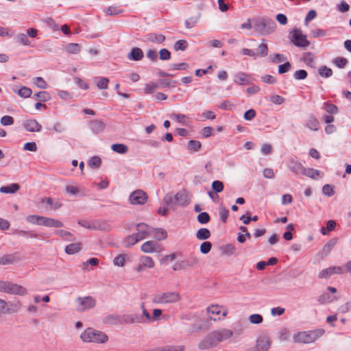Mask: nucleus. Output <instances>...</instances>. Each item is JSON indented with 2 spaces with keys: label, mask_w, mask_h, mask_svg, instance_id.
Here are the masks:
<instances>
[{
  "label": "nucleus",
  "mask_w": 351,
  "mask_h": 351,
  "mask_svg": "<svg viewBox=\"0 0 351 351\" xmlns=\"http://www.w3.org/2000/svg\"><path fill=\"white\" fill-rule=\"evenodd\" d=\"M232 336L233 331L226 328L213 330L200 341L198 348L202 350L213 348L219 343L231 339Z\"/></svg>",
  "instance_id": "obj_1"
},
{
  "label": "nucleus",
  "mask_w": 351,
  "mask_h": 351,
  "mask_svg": "<svg viewBox=\"0 0 351 351\" xmlns=\"http://www.w3.org/2000/svg\"><path fill=\"white\" fill-rule=\"evenodd\" d=\"M324 334V330L323 329L301 331L293 335V340L295 343L309 344L316 341Z\"/></svg>",
  "instance_id": "obj_2"
},
{
  "label": "nucleus",
  "mask_w": 351,
  "mask_h": 351,
  "mask_svg": "<svg viewBox=\"0 0 351 351\" xmlns=\"http://www.w3.org/2000/svg\"><path fill=\"white\" fill-rule=\"evenodd\" d=\"M253 27L258 34L265 36L273 33L276 24L271 19L262 17L254 20Z\"/></svg>",
  "instance_id": "obj_3"
},
{
  "label": "nucleus",
  "mask_w": 351,
  "mask_h": 351,
  "mask_svg": "<svg viewBox=\"0 0 351 351\" xmlns=\"http://www.w3.org/2000/svg\"><path fill=\"white\" fill-rule=\"evenodd\" d=\"M180 299V295L178 292H165L155 295L152 302L156 304H168L178 302Z\"/></svg>",
  "instance_id": "obj_4"
},
{
  "label": "nucleus",
  "mask_w": 351,
  "mask_h": 351,
  "mask_svg": "<svg viewBox=\"0 0 351 351\" xmlns=\"http://www.w3.org/2000/svg\"><path fill=\"white\" fill-rule=\"evenodd\" d=\"M0 292L24 295L27 293V289L12 282L0 280Z\"/></svg>",
  "instance_id": "obj_5"
},
{
  "label": "nucleus",
  "mask_w": 351,
  "mask_h": 351,
  "mask_svg": "<svg viewBox=\"0 0 351 351\" xmlns=\"http://www.w3.org/2000/svg\"><path fill=\"white\" fill-rule=\"evenodd\" d=\"M291 42L298 47H307L310 42L307 40L306 36L303 34L300 29H293L290 32Z\"/></svg>",
  "instance_id": "obj_6"
},
{
  "label": "nucleus",
  "mask_w": 351,
  "mask_h": 351,
  "mask_svg": "<svg viewBox=\"0 0 351 351\" xmlns=\"http://www.w3.org/2000/svg\"><path fill=\"white\" fill-rule=\"evenodd\" d=\"M271 346V340L266 335L260 336L257 340L255 347L253 350L250 349L246 351H268Z\"/></svg>",
  "instance_id": "obj_7"
},
{
  "label": "nucleus",
  "mask_w": 351,
  "mask_h": 351,
  "mask_svg": "<svg viewBox=\"0 0 351 351\" xmlns=\"http://www.w3.org/2000/svg\"><path fill=\"white\" fill-rule=\"evenodd\" d=\"M146 193L142 190H136L132 193L129 197L130 202L133 205H142L147 201Z\"/></svg>",
  "instance_id": "obj_8"
},
{
  "label": "nucleus",
  "mask_w": 351,
  "mask_h": 351,
  "mask_svg": "<svg viewBox=\"0 0 351 351\" xmlns=\"http://www.w3.org/2000/svg\"><path fill=\"white\" fill-rule=\"evenodd\" d=\"M108 336L99 330L89 328V342L104 343L108 341Z\"/></svg>",
  "instance_id": "obj_9"
},
{
  "label": "nucleus",
  "mask_w": 351,
  "mask_h": 351,
  "mask_svg": "<svg viewBox=\"0 0 351 351\" xmlns=\"http://www.w3.org/2000/svg\"><path fill=\"white\" fill-rule=\"evenodd\" d=\"M152 234V228L144 223H141L136 226V232L138 238L140 240L145 239L147 237Z\"/></svg>",
  "instance_id": "obj_10"
},
{
  "label": "nucleus",
  "mask_w": 351,
  "mask_h": 351,
  "mask_svg": "<svg viewBox=\"0 0 351 351\" xmlns=\"http://www.w3.org/2000/svg\"><path fill=\"white\" fill-rule=\"evenodd\" d=\"M104 323L110 325L124 324L123 315L113 313L105 316L103 319Z\"/></svg>",
  "instance_id": "obj_11"
},
{
  "label": "nucleus",
  "mask_w": 351,
  "mask_h": 351,
  "mask_svg": "<svg viewBox=\"0 0 351 351\" xmlns=\"http://www.w3.org/2000/svg\"><path fill=\"white\" fill-rule=\"evenodd\" d=\"M39 226L62 228L63 227V223L58 219L40 216Z\"/></svg>",
  "instance_id": "obj_12"
},
{
  "label": "nucleus",
  "mask_w": 351,
  "mask_h": 351,
  "mask_svg": "<svg viewBox=\"0 0 351 351\" xmlns=\"http://www.w3.org/2000/svg\"><path fill=\"white\" fill-rule=\"evenodd\" d=\"M165 40V36L161 34L149 33L144 36L143 41L145 43H153L161 44Z\"/></svg>",
  "instance_id": "obj_13"
},
{
  "label": "nucleus",
  "mask_w": 351,
  "mask_h": 351,
  "mask_svg": "<svg viewBox=\"0 0 351 351\" xmlns=\"http://www.w3.org/2000/svg\"><path fill=\"white\" fill-rule=\"evenodd\" d=\"M287 167L290 171L298 175H303L306 169L301 162L295 160H290L287 163Z\"/></svg>",
  "instance_id": "obj_14"
},
{
  "label": "nucleus",
  "mask_w": 351,
  "mask_h": 351,
  "mask_svg": "<svg viewBox=\"0 0 351 351\" xmlns=\"http://www.w3.org/2000/svg\"><path fill=\"white\" fill-rule=\"evenodd\" d=\"M105 127L106 124L101 120L95 119L89 121V129L95 134L102 132Z\"/></svg>",
  "instance_id": "obj_15"
},
{
  "label": "nucleus",
  "mask_w": 351,
  "mask_h": 351,
  "mask_svg": "<svg viewBox=\"0 0 351 351\" xmlns=\"http://www.w3.org/2000/svg\"><path fill=\"white\" fill-rule=\"evenodd\" d=\"M23 125L27 131L30 132H40L42 129V125L35 119L26 120Z\"/></svg>",
  "instance_id": "obj_16"
},
{
  "label": "nucleus",
  "mask_w": 351,
  "mask_h": 351,
  "mask_svg": "<svg viewBox=\"0 0 351 351\" xmlns=\"http://www.w3.org/2000/svg\"><path fill=\"white\" fill-rule=\"evenodd\" d=\"M207 312L210 315H219L221 314L223 317H226L228 315V309L217 304H213L208 306L207 308Z\"/></svg>",
  "instance_id": "obj_17"
},
{
  "label": "nucleus",
  "mask_w": 351,
  "mask_h": 351,
  "mask_svg": "<svg viewBox=\"0 0 351 351\" xmlns=\"http://www.w3.org/2000/svg\"><path fill=\"white\" fill-rule=\"evenodd\" d=\"M174 205L185 206L189 204V199L185 191H180L173 195Z\"/></svg>",
  "instance_id": "obj_18"
},
{
  "label": "nucleus",
  "mask_w": 351,
  "mask_h": 351,
  "mask_svg": "<svg viewBox=\"0 0 351 351\" xmlns=\"http://www.w3.org/2000/svg\"><path fill=\"white\" fill-rule=\"evenodd\" d=\"M123 318L124 324H141L145 322L143 317L136 314H125L123 315Z\"/></svg>",
  "instance_id": "obj_19"
},
{
  "label": "nucleus",
  "mask_w": 351,
  "mask_h": 351,
  "mask_svg": "<svg viewBox=\"0 0 351 351\" xmlns=\"http://www.w3.org/2000/svg\"><path fill=\"white\" fill-rule=\"evenodd\" d=\"M251 77L249 74L239 72L234 75V82L240 85L251 84Z\"/></svg>",
  "instance_id": "obj_20"
},
{
  "label": "nucleus",
  "mask_w": 351,
  "mask_h": 351,
  "mask_svg": "<svg viewBox=\"0 0 351 351\" xmlns=\"http://www.w3.org/2000/svg\"><path fill=\"white\" fill-rule=\"evenodd\" d=\"M158 244L154 241H148L143 243L141 250L145 253H154L158 250Z\"/></svg>",
  "instance_id": "obj_21"
},
{
  "label": "nucleus",
  "mask_w": 351,
  "mask_h": 351,
  "mask_svg": "<svg viewBox=\"0 0 351 351\" xmlns=\"http://www.w3.org/2000/svg\"><path fill=\"white\" fill-rule=\"evenodd\" d=\"M128 58L130 60L139 61L143 58V52L138 47H134L128 54Z\"/></svg>",
  "instance_id": "obj_22"
},
{
  "label": "nucleus",
  "mask_w": 351,
  "mask_h": 351,
  "mask_svg": "<svg viewBox=\"0 0 351 351\" xmlns=\"http://www.w3.org/2000/svg\"><path fill=\"white\" fill-rule=\"evenodd\" d=\"M138 262H140L145 268L148 269H152L155 265L154 260L147 256H141L138 258Z\"/></svg>",
  "instance_id": "obj_23"
},
{
  "label": "nucleus",
  "mask_w": 351,
  "mask_h": 351,
  "mask_svg": "<svg viewBox=\"0 0 351 351\" xmlns=\"http://www.w3.org/2000/svg\"><path fill=\"white\" fill-rule=\"evenodd\" d=\"M337 298L335 296H331L328 293L324 292L321 295H319L317 298V301L322 304H326L333 302L334 300H337Z\"/></svg>",
  "instance_id": "obj_24"
},
{
  "label": "nucleus",
  "mask_w": 351,
  "mask_h": 351,
  "mask_svg": "<svg viewBox=\"0 0 351 351\" xmlns=\"http://www.w3.org/2000/svg\"><path fill=\"white\" fill-rule=\"evenodd\" d=\"M20 186L18 184L14 183L8 186H3L0 188V192L3 193H14L18 191Z\"/></svg>",
  "instance_id": "obj_25"
},
{
  "label": "nucleus",
  "mask_w": 351,
  "mask_h": 351,
  "mask_svg": "<svg viewBox=\"0 0 351 351\" xmlns=\"http://www.w3.org/2000/svg\"><path fill=\"white\" fill-rule=\"evenodd\" d=\"M111 149L117 154H124L128 151V147L122 143H115L111 145Z\"/></svg>",
  "instance_id": "obj_26"
},
{
  "label": "nucleus",
  "mask_w": 351,
  "mask_h": 351,
  "mask_svg": "<svg viewBox=\"0 0 351 351\" xmlns=\"http://www.w3.org/2000/svg\"><path fill=\"white\" fill-rule=\"evenodd\" d=\"M200 16H201V14L199 13H198L195 16H191V17L187 19L184 22L186 28H187V29L193 28L196 25V23L199 21V20L200 19Z\"/></svg>",
  "instance_id": "obj_27"
},
{
  "label": "nucleus",
  "mask_w": 351,
  "mask_h": 351,
  "mask_svg": "<svg viewBox=\"0 0 351 351\" xmlns=\"http://www.w3.org/2000/svg\"><path fill=\"white\" fill-rule=\"evenodd\" d=\"M81 250V243H71L66 246L65 252L68 254H73L78 252Z\"/></svg>",
  "instance_id": "obj_28"
},
{
  "label": "nucleus",
  "mask_w": 351,
  "mask_h": 351,
  "mask_svg": "<svg viewBox=\"0 0 351 351\" xmlns=\"http://www.w3.org/2000/svg\"><path fill=\"white\" fill-rule=\"evenodd\" d=\"M152 232H154L153 237L158 241L164 240L167 237V232L164 229H162V228H158V229L152 228Z\"/></svg>",
  "instance_id": "obj_29"
},
{
  "label": "nucleus",
  "mask_w": 351,
  "mask_h": 351,
  "mask_svg": "<svg viewBox=\"0 0 351 351\" xmlns=\"http://www.w3.org/2000/svg\"><path fill=\"white\" fill-rule=\"evenodd\" d=\"M319 121L315 117H309L306 122V126L311 130L317 131L319 128Z\"/></svg>",
  "instance_id": "obj_30"
},
{
  "label": "nucleus",
  "mask_w": 351,
  "mask_h": 351,
  "mask_svg": "<svg viewBox=\"0 0 351 351\" xmlns=\"http://www.w3.org/2000/svg\"><path fill=\"white\" fill-rule=\"evenodd\" d=\"M17 261L13 254H7L0 258V265H5L12 264Z\"/></svg>",
  "instance_id": "obj_31"
},
{
  "label": "nucleus",
  "mask_w": 351,
  "mask_h": 351,
  "mask_svg": "<svg viewBox=\"0 0 351 351\" xmlns=\"http://www.w3.org/2000/svg\"><path fill=\"white\" fill-rule=\"evenodd\" d=\"M210 237V232L207 228H200L196 232V237L199 240H206Z\"/></svg>",
  "instance_id": "obj_32"
},
{
  "label": "nucleus",
  "mask_w": 351,
  "mask_h": 351,
  "mask_svg": "<svg viewBox=\"0 0 351 351\" xmlns=\"http://www.w3.org/2000/svg\"><path fill=\"white\" fill-rule=\"evenodd\" d=\"M140 239L138 238L136 233H134L131 235H129L128 237L125 238L124 241L125 246L130 247L132 245H134L137 242L140 241Z\"/></svg>",
  "instance_id": "obj_33"
},
{
  "label": "nucleus",
  "mask_w": 351,
  "mask_h": 351,
  "mask_svg": "<svg viewBox=\"0 0 351 351\" xmlns=\"http://www.w3.org/2000/svg\"><path fill=\"white\" fill-rule=\"evenodd\" d=\"M104 12L106 15L116 16L121 14L123 11L117 6H110L104 9Z\"/></svg>",
  "instance_id": "obj_34"
},
{
  "label": "nucleus",
  "mask_w": 351,
  "mask_h": 351,
  "mask_svg": "<svg viewBox=\"0 0 351 351\" xmlns=\"http://www.w3.org/2000/svg\"><path fill=\"white\" fill-rule=\"evenodd\" d=\"M95 82L96 86L99 89H107L109 80L106 77H97L95 79Z\"/></svg>",
  "instance_id": "obj_35"
},
{
  "label": "nucleus",
  "mask_w": 351,
  "mask_h": 351,
  "mask_svg": "<svg viewBox=\"0 0 351 351\" xmlns=\"http://www.w3.org/2000/svg\"><path fill=\"white\" fill-rule=\"evenodd\" d=\"M157 348L158 351H184V346H165Z\"/></svg>",
  "instance_id": "obj_36"
},
{
  "label": "nucleus",
  "mask_w": 351,
  "mask_h": 351,
  "mask_svg": "<svg viewBox=\"0 0 351 351\" xmlns=\"http://www.w3.org/2000/svg\"><path fill=\"white\" fill-rule=\"evenodd\" d=\"M318 73L322 77L328 78L332 76V71L326 66H321L318 69Z\"/></svg>",
  "instance_id": "obj_37"
},
{
  "label": "nucleus",
  "mask_w": 351,
  "mask_h": 351,
  "mask_svg": "<svg viewBox=\"0 0 351 351\" xmlns=\"http://www.w3.org/2000/svg\"><path fill=\"white\" fill-rule=\"evenodd\" d=\"M265 40H263V43H261L258 47V52L256 53V56L265 57L268 53V47L267 45L264 42Z\"/></svg>",
  "instance_id": "obj_38"
},
{
  "label": "nucleus",
  "mask_w": 351,
  "mask_h": 351,
  "mask_svg": "<svg viewBox=\"0 0 351 351\" xmlns=\"http://www.w3.org/2000/svg\"><path fill=\"white\" fill-rule=\"evenodd\" d=\"M303 175L308 178L315 179L316 176H319L321 175V171L319 170L314 169L312 168H306Z\"/></svg>",
  "instance_id": "obj_39"
},
{
  "label": "nucleus",
  "mask_w": 351,
  "mask_h": 351,
  "mask_svg": "<svg viewBox=\"0 0 351 351\" xmlns=\"http://www.w3.org/2000/svg\"><path fill=\"white\" fill-rule=\"evenodd\" d=\"M315 56L311 53H306L304 55L303 60L305 64L311 67L315 66Z\"/></svg>",
  "instance_id": "obj_40"
},
{
  "label": "nucleus",
  "mask_w": 351,
  "mask_h": 351,
  "mask_svg": "<svg viewBox=\"0 0 351 351\" xmlns=\"http://www.w3.org/2000/svg\"><path fill=\"white\" fill-rule=\"evenodd\" d=\"M106 223L98 220H95L89 222V229L93 230H102L105 229Z\"/></svg>",
  "instance_id": "obj_41"
},
{
  "label": "nucleus",
  "mask_w": 351,
  "mask_h": 351,
  "mask_svg": "<svg viewBox=\"0 0 351 351\" xmlns=\"http://www.w3.org/2000/svg\"><path fill=\"white\" fill-rule=\"evenodd\" d=\"M188 47V43L185 40H179L173 45V49L176 51L181 50L184 51Z\"/></svg>",
  "instance_id": "obj_42"
},
{
  "label": "nucleus",
  "mask_w": 351,
  "mask_h": 351,
  "mask_svg": "<svg viewBox=\"0 0 351 351\" xmlns=\"http://www.w3.org/2000/svg\"><path fill=\"white\" fill-rule=\"evenodd\" d=\"M128 258V256L126 254H121L116 256L114 258L113 263L114 265L119 267H123L125 265V261Z\"/></svg>",
  "instance_id": "obj_43"
},
{
  "label": "nucleus",
  "mask_w": 351,
  "mask_h": 351,
  "mask_svg": "<svg viewBox=\"0 0 351 351\" xmlns=\"http://www.w3.org/2000/svg\"><path fill=\"white\" fill-rule=\"evenodd\" d=\"M101 164V159L99 156H93L89 159V166L93 169H99Z\"/></svg>",
  "instance_id": "obj_44"
},
{
  "label": "nucleus",
  "mask_w": 351,
  "mask_h": 351,
  "mask_svg": "<svg viewBox=\"0 0 351 351\" xmlns=\"http://www.w3.org/2000/svg\"><path fill=\"white\" fill-rule=\"evenodd\" d=\"M336 244L335 240H330L326 244H325L322 248L323 253L325 256H327L332 250Z\"/></svg>",
  "instance_id": "obj_45"
},
{
  "label": "nucleus",
  "mask_w": 351,
  "mask_h": 351,
  "mask_svg": "<svg viewBox=\"0 0 351 351\" xmlns=\"http://www.w3.org/2000/svg\"><path fill=\"white\" fill-rule=\"evenodd\" d=\"M65 49L69 53H77L80 51V46L77 43H70L66 46Z\"/></svg>",
  "instance_id": "obj_46"
},
{
  "label": "nucleus",
  "mask_w": 351,
  "mask_h": 351,
  "mask_svg": "<svg viewBox=\"0 0 351 351\" xmlns=\"http://www.w3.org/2000/svg\"><path fill=\"white\" fill-rule=\"evenodd\" d=\"M16 233L19 235L26 236L31 238H38L39 237H43L41 234H38L36 233L34 231H25V230H16Z\"/></svg>",
  "instance_id": "obj_47"
},
{
  "label": "nucleus",
  "mask_w": 351,
  "mask_h": 351,
  "mask_svg": "<svg viewBox=\"0 0 351 351\" xmlns=\"http://www.w3.org/2000/svg\"><path fill=\"white\" fill-rule=\"evenodd\" d=\"M17 40L23 45L28 46L31 44L27 35L25 34H19L16 36Z\"/></svg>",
  "instance_id": "obj_48"
},
{
  "label": "nucleus",
  "mask_w": 351,
  "mask_h": 351,
  "mask_svg": "<svg viewBox=\"0 0 351 351\" xmlns=\"http://www.w3.org/2000/svg\"><path fill=\"white\" fill-rule=\"evenodd\" d=\"M197 221L202 224L207 223L210 221V216L206 212L200 213L197 215Z\"/></svg>",
  "instance_id": "obj_49"
},
{
  "label": "nucleus",
  "mask_w": 351,
  "mask_h": 351,
  "mask_svg": "<svg viewBox=\"0 0 351 351\" xmlns=\"http://www.w3.org/2000/svg\"><path fill=\"white\" fill-rule=\"evenodd\" d=\"M35 97L41 101H47L50 99L49 93L46 91H40L35 95Z\"/></svg>",
  "instance_id": "obj_50"
},
{
  "label": "nucleus",
  "mask_w": 351,
  "mask_h": 351,
  "mask_svg": "<svg viewBox=\"0 0 351 351\" xmlns=\"http://www.w3.org/2000/svg\"><path fill=\"white\" fill-rule=\"evenodd\" d=\"M158 88V85L155 82H150L145 85L144 90L147 94H151L154 92V90Z\"/></svg>",
  "instance_id": "obj_51"
},
{
  "label": "nucleus",
  "mask_w": 351,
  "mask_h": 351,
  "mask_svg": "<svg viewBox=\"0 0 351 351\" xmlns=\"http://www.w3.org/2000/svg\"><path fill=\"white\" fill-rule=\"evenodd\" d=\"M32 90L25 86H23L18 91V94L21 97H25V98L29 97L30 95H32Z\"/></svg>",
  "instance_id": "obj_52"
},
{
  "label": "nucleus",
  "mask_w": 351,
  "mask_h": 351,
  "mask_svg": "<svg viewBox=\"0 0 351 351\" xmlns=\"http://www.w3.org/2000/svg\"><path fill=\"white\" fill-rule=\"evenodd\" d=\"M332 275H333V274H332V269H331V268L330 267H328V268L322 269L319 273L318 277L319 278H325V279H326V278H328L329 277H330Z\"/></svg>",
  "instance_id": "obj_53"
},
{
  "label": "nucleus",
  "mask_w": 351,
  "mask_h": 351,
  "mask_svg": "<svg viewBox=\"0 0 351 351\" xmlns=\"http://www.w3.org/2000/svg\"><path fill=\"white\" fill-rule=\"evenodd\" d=\"M307 75V72L303 69L298 70L293 73V77L298 80H304Z\"/></svg>",
  "instance_id": "obj_54"
},
{
  "label": "nucleus",
  "mask_w": 351,
  "mask_h": 351,
  "mask_svg": "<svg viewBox=\"0 0 351 351\" xmlns=\"http://www.w3.org/2000/svg\"><path fill=\"white\" fill-rule=\"evenodd\" d=\"M171 118L183 125L186 124V117L182 114H172Z\"/></svg>",
  "instance_id": "obj_55"
},
{
  "label": "nucleus",
  "mask_w": 351,
  "mask_h": 351,
  "mask_svg": "<svg viewBox=\"0 0 351 351\" xmlns=\"http://www.w3.org/2000/svg\"><path fill=\"white\" fill-rule=\"evenodd\" d=\"M212 189L216 192V193H220L223 189V184L222 182L219 180H215L212 182L211 184Z\"/></svg>",
  "instance_id": "obj_56"
},
{
  "label": "nucleus",
  "mask_w": 351,
  "mask_h": 351,
  "mask_svg": "<svg viewBox=\"0 0 351 351\" xmlns=\"http://www.w3.org/2000/svg\"><path fill=\"white\" fill-rule=\"evenodd\" d=\"M212 247V244L209 241H204L200 245V252L202 254H208Z\"/></svg>",
  "instance_id": "obj_57"
},
{
  "label": "nucleus",
  "mask_w": 351,
  "mask_h": 351,
  "mask_svg": "<svg viewBox=\"0 0 351 351\" xmlns=\"http://www.w3.org/2000/svg\"><path fill=\"white\" fill-rule=\"evenodd\" d=\"M263 320V317L260 314H253L249 317V321L253 324H259Z\"/></svg>",
  "instance_id": "obj_58"
},
{
  "label": "nucleus",
  "mask_w": 351,
  "mask_h": 351,
  "mask_svg": "<svg viewBox=\"0 0 351 351\" xmlns=\"http://www.w3.org/2000/svg\"><path fill=\"white\" fill-rule=\"evenodd\" d=\"M201 147V143L198 141L191 140L188 143V148L195 152L198 151Z\"/></svg>",
  "instance_id": "obj_59"
},
{
  "label": "nucleus",
  "mask_w": 351,
  "mask_h": 351,
  "mask_svg": "<svg viewBox=\"0 0 351 351\" xmlns=\"http://www.w3.org/2000/svg\"><path fill=\"white\" fill-rule=\"evenodd\" d=\"M279 339L282 341H288L289 339V330L286 328L281 329L279 332Z\"/></svg>",
  "instance_id": "obj_60"
},
{
  "label": "nucleus",
  "mask_w": 351,
  "mask_h": 351,
  "mask_svg": "<svg viewBox=\"0 0 351 351\" xmlns=\"http://www.w3.org/2000/svg\"><path fill=\"white\" fill-rule=\"evenodd\" d=\"M34 83L36 86L40 88L45 89L47 87V84L44 79L41 77H37L34 79Z\"/></svg>",
  "instance_id": "obj_61"
},
{
  "label": "nucleus",
  "mask_w": 351,
  "mask_h": 351,
  "mask_svg": "<svg viewBox=\"0 0 351 351\" xmlns=\"http://www.w3.org/2000/svg\"><path fill=\"white\" fill-rule=\"evenodd\" d=\"M159 58L162 60H168L171 58V53L167 49H162L159 51Z\"/></svg>",
  "instance_id": "obj_62"
},
{
  "label": "nucleus",
  "mask_w": 351,
  "mask_h": 351,
  "mask_svg": "<svg viewBox=\"0 0 351 351\" xmlns=\"http://www.w3.org/2000/svg\"><path fill=\"white\" fill-rule=\"evenodd\" d=\"M55 234L60 236L64 240H71L70 237L72 236L71 232L64 230H56Z\"/></svg>",
  "instance_id": "obj_63"
},
{
  "label": "nucleus",
  "mask_w": 351,
  "mask_h": 351,
  "mask_svg": "<svg viewBox=\"0 0 351 351\" xmlns=\"http://www.w3.org/2000/svg\"><path fill=\"white\" fill-rule=\"evenodd\" d=\"M333 62L337 67L341 69L346 65L348 60L345 58L338 57L333 60Z\"/></svg>",
  "instance_id": "obj_64"
}]
</instances>
